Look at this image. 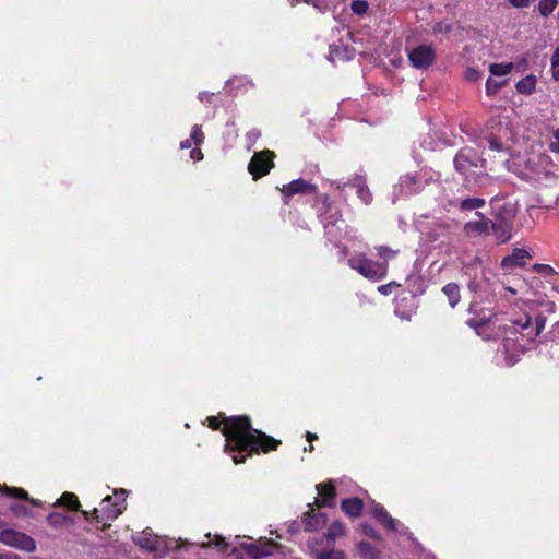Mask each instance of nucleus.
Returning <instances> with one entry per match:
<instances>
[{
    "label": "nucleus",
    "mask_w": 559,
    "mask_h": 559,
    "mask_svg": "<svg viewBox=\"0 0 559 559\" xmlns=\"http://www.w3.org/2000/svg\"><path fill=\"white\" fill-rule=\"evenodd\" d=\"M204 425L212 430H219L225 437L224 450L239 454H267L276 451L282 444L278 439L252 426L249 415H217L207 416Z\"/></svg>",
    "instance_id": "1"
},
{
    "label": "nucleus",
    "mask_w": 559,
    "mask_h": 559,
    "mask_svg": "<svg viewBox=\"0 0 559 559\" xmlns=\"http://www.w3.org/2000/svg\"><path fill=\"white\" fill-rule=\"evenodd\" d=\"M206 540L201 542V548H215L226 559H263L272 556H286L288 549L271 538L260 537L253 539L249 536H236L234 543L218 534L207 533Z\"/></svg>",
    "instance_id": "2"
},
{
    "label": "nucleus",
    "mask_w": 559,
    "mask_h": 559,
    "mask_svg": "<svg viewBox=\"0 0 559 559\" xmlns=\"http://www.w3.org/2000/svg\"><path fill=\"white\" fill-rule=\"evenodd\" d=\"M128 491L126 489H114L112 495H107L100 501L98 508L92 512L82 511L84 518L90 521H96L104 526L116 520L127 508L126 499Z\"/></svg>",
    "instance_id": "3"
},
{
    "label": "nucleus",
    "mask_w": 559,
    "mask_h": 559,
    "mask_svg": "<svg viewBox=\"0 0 559 559\" xmlns=\"http://www.w3.org/2000/svg\"><path fill=\"white\" fill-rule=\"evenodd\" d=\"M320 201L322 202L323 211L320 212L319 218L323 225L324 234L331 242H337L345 236L347 227L342 212L333 206L328 194H322Z\"/></svg>",
    "instance_id": "4"
},
{
    "label": "nucleus",
    "mask_w": 559,
    "mask_h": 559,
    "mask_svg": "<svg viewBox=\"0 0 559 559\" xmlns=\"http://www.w3.org/2000/svg\"><path fill=\"white\" fill-rule=\"evenodd\" d=\"M133 539L141 548L154 554L155 558H163L168 552L179 550L188 544L187 540L157 536L151 530L139 533Z\"/></svg>",
    "instance_id": "5"
},
{
    "label": "nucleus",
    "mask_w": 559,
    "mask_h": 559,
    "mask_svg": "<svg viewBox=\"0 0 559 559\" xmlns=\"http://www.w3.org/2000/svg\"><path fill=\"white\" fill-rule=\"evenodd\" d=\"M348 265L364 277L370 281H381L388 274V262H377L366 257L365 253L354 254L348 259Z\"/></svg>",
    "instance_id": "6"
},
{
    "label": "nucleus",
    "mask_w": 559,
    "mask_h": 559,
    "mask_svg": "<svg viewBox=\"0 0 559 559\" xmlns=\"http://www.w3.org/2000/svg\"><path fill=\"white\" fill-rule=\"evenodd\" d=\"M370 513L388 532L412 538L407 527L399 520L392 518L381 504L372 501Z\"/></svg>",
    "instance_id": "7"
},
{
    "label": "nucleus",
    "mask_w": 559,
    "mask_h": 559,
    "mask_svg": "<svg viewBox=\"0 0 559 559\" xmlns=\"http://www.w3.org/2000/svg\"><path fill=\"white\" fill-rule=\"evenodd\" d=\"M275 153L270 150L255 152L248 164V171L253 180H258L270 174L274 168Z\"/></svg>",
    "instance_id": "8"
},
{
    "label": "nucleus",
    "mask_w": 559,
    "mask_h": 559,
    "mask_svg": "<svg viewBox=\"0 0 559 559\" xmlns=\"http://www.w3.org/2000/svg\"><path fill=\"white\" fill-rule=\"evenodd\" d=\"M514 216L513 209H510L506 215L499 213L495 216V219H490V235L496 237L497 242L506 243L512 238Z\"/></svg>",
    "instance_id": "9"
},
{
    "label": "nucleus",
    "mask_w": 559,
    "mask_h": 559,
    "mask_svg": "<svg viewBox=\"0 0 559 559\" xmlns=\"http://www.w3.org/2000/svg\"><path fill=\"white\" fill-rule=\"evenodd\" d=\"M0 542L9 547L27 552L36 550V543L31 536L11 528L0 532Z\"/></svg>",
    "instance_id": "10"
},
{
    "label": "nucleus",
    "mask_w": 559,
    "mask_h": 559,
    "mask_svg": "<svg viewBox=\"0 0 559 559\" xmlns=\"http://www.w3.org/2000/svg\"><path fill=\"white\" fill-rule=\"evenodd\" d=\"M506 333H509L512 337H519L520 342L523 343L526 341L527 343L533 342L537 336H531V333H534V325L532 318L524 313L518 320L511 321L510 325H506Z\"/></svg>",
    "instance_id": "11"
},
{
    "label": "nucleus",
    "mask_w": 559,
    "mask_h": 559,
    "mask_svg": "<svg viewBox=\"0 0 559 559\" xmlns=\"http://www.w3.org/2000/svg\"><path fill=\"white\" fill-rule=\"evenodd\" d=\"M282 193V201L285 205H289L290 199L296 194H313L318 192V187L314 183L308 182L302 178L295 179L282 188H278Z\"/></svg>",
    "instance_id": "12"
},
{
    "label": "nucleus",
    "mask_w": 559,
    "mask_h": 559,
    "mask_svg": "<svg viewBox=\"0 0 559 559\" xmlns=\"http://www.w3.org/2000/svg\"><path fill=\"white\" fill-rule=\"evenodd\" d=\"M409 63L420 70L429 68L436 60V51L431 46L419 45L408 51Z\"/></svg>",
    "instance_id": "13"
},
{
    "label": "nucleus",
    "mask_w": 559,
    "mask_h": 559,
    "mask_svg": "<svg viewBox=\"0 0 559 559\" xmlns=\"http://www.w3.org/2000/svg\"><path fill=\"white\" fill-rule=\"evenodd\" d=\"M483 162L471 147H463L454 157V167L457 173L466 175L472 168L478 167Z\"/></svg>",
    "instance_id": "14"
},
{
    "label": "nucleus",
    "mask_w": 559,
    "mask_h": 559,
    "mask_svg": "<svg viewBox=\"0 0 559 559\" xmlns=\"http://www.w3.org/2000/svg\"><path fill=\"white\" fill-rule=\"evenodd\" d=\"M502 347L506 365L512 367L520 361V355L526 349V344L521 343L519 337L507 336Z\"/></svg>",
    "instance_id": "15"
},
{
    "label": "nucleus",
    "mask_w": 559,
    "mask_h": 559,
    "mask_svg": "<svg viewBox=\"0 0 559 559\" xmlns=\"http://www.w3.org/2000/svg\"><path fill=\"white\" fill-rule=\"evenodd\" d=\"M318 496L314 504L319 508H331L335 506L336 490L332 481L320 483L316 486Z\"/></svg>",
    "instance_id": "16"
},
{
    "label": "nucleus",
    "mask_w": 559,
    "mask_h": 559,
    "mask_svg": "<svg viewBox=\"0 0 559 559\" xmlns=\"http://www.w3.org/2000/svg\"><path fill=\"white\" fill-rule=\"evenodd\" d=\"M479 219L469 221L464 226V231L469 237L489 236L490 235V219L485 217L481 213H476Z\"/></svg>",
    "instance_id": "17"
},
{
    "label": "nucleus",
    "mask_w": 559,
    "mask_h": 559,
    "mask_svg": "<svg viewBox=\"0 0 559 559\" xmlns=\"http://www.w3.org/2000/svg\"><path fill=\"white\" fill-rule=\"evenodd\" d=\"M309 511H307L304 515L302 522L305 528L307 531H319L321 530L328 521L326 514L323 512H318L313 509L311 504L308 506Z\"/></svg>",
    "instance_id": "18"
},
{
    "label": "nucleus",
    "mask_w": 559,
    "mask_h": 559,
    "mask_svg": "<svg viewBox=\"0 0 559 559\" xmlns=\"http://www.w3.org/2000/svg\"><path fill=\"white\" fill-rule=\"evenodd\" d=\"M531 258V254L525 249L514 248L509 255L502 259L501 266L504 270L524 266L526 259Z\"/></svg>",
    "instance_id": "19"
},
{
    "label": "nucleus",
    "mask_w": 559,
    "mask_h": 559,
    "mask_svg": "<svg viewBox=\"0 0 559 559\" xmlns=\"http://www.w3.org/2000/svg\"><path fill=\"white\" fill-rule=\"evenodd\" d=\"M356 189L357 197L365 203L370 204L372 202V194L366 183V179L362 176H356L353 180L345 183Z\"/></svg>",
    "instance_id": "20"
},
{
    "label": "nucleus",
    "mask_w": 559,
    "mask_h": 559,
    "mask_svg": "<svg viewBox=\"0 0 559 559\" xmlns=\"http://www.w3.org/2000/svg\"><path fill=\"white\" fill-rule=\"evenodd\" d=\"M47 523L52 530H63L74 523V519L61 512H50L47 515Z\"/></svg>",
    "instance_id": "21"
},
{
    "label": "nucleus",
    "mask_w": 559,
    "mask_h": 559,
    "mask_svg": "<svg viewBox=\"0 0 559 559\" xmlns=\"http://www.w3.org/2000/svg\"><path fill=\"white\" fill-rule=\"evenodd\" d=\"M342 511L349 518H358L364 509V502L361 499L346 498L341 501Z\"/></svg>",
    "instance_id": "22"
},
{
    "label": "nucleus",
    "mask_w": 559,
    "mask_h": 559,
    "mask_svg": "<svg viewBox=\"0 0 559 559\" xmlns=\"http://www.w3.org/2000/svg\"><path fill=\"white\" fill-rule=\"evenodd\" d=\"M357 554L360 559H383V554L380 548L364 540L357 544Z\"/></svg>",
    "instance_id": "23"
},
{
    "label": "nucleus",
    "mask_w": 559,
    "mask_h": 559,
    "mask_svg": "<svg viewBox=\"0 0 559 559\" xmlns=\"http://www.w3.org/2000/svg\"><path fill=\"white\" fill-rule=\"evenodd\" d=\"M0 491H2L5 496L11 498H19L28 501L31 504L35 507H41L43 503L40 500L29 498L28 493L23 488L17 487H9V486H1L0 485Z\"/></svg>",
    "instance_id": "24"
},
{
    "label": "nucleus",
    "mask_w": 559,
    "mask_h": 559,
    "mask_svg": "<svg viewBox=\"0 0 559 559\" xmlns=\"http://www.w3.org/2000/svg\"><path fill=\"white\" fill-rule=\"evenodd\" d=\"M442 293L447 296L449 305L454 308L461 300L460 286L456 283H448L442 287Z\"/></svg>",
    "instance_id": "25"
},
{
    "label": "nucleus",
    "mask_w": 559,
    "mask_h": 559,
    "mask_svg": "<svg viewBox=\"0 0 559 559\" xmlns=\"http://www.w3.org/2000/svg\"><path fill=\"white\" fill-rule=\"evenodd\" d=\"M52 507H66L70 510H79L80 502L78 497L72 492H64L59 499H57L52 504Z\"/></svg>",
    "instance_id": "26"
},
{
    "label": "nucleus",
    "mask_w": 559,
    "mask_h": 559,
    "mask_svg": "<svg viewBox=\"0 0 559 559\" xmlns=\"http://www.w3.org/2000/svg\"><path fill=\"white\" fill-rule=\"evenodd\" d=\"M346 527L341 521H334L328 527L325 538L329 542H335L337 538L345 536Z\"/></svg>",
    "instance_id": "27"
},
{
    "label": "nucleus",
    "mask_w": 559,
    "mask_h": 559,
    "mask_svg": "<svg viewBox=\"0 0 559 559\" xmlns=\"http://www.w3.org/2000/svg\"><path fill=\"white\" fill-rule=\"evenodd\" d=\"M536 87V78L533 74H530L523 79H521L515 88L520 94L530 95L535 91Z\"/></svg>",
    "instance_id": "28"
},
{
    "label": "nucleus",
    "mask_w": 559,
    "mask_h": 559,
    "mask_svg": "<svg viewBox=\"0 0 559 559\" xmlns=\"http://www.w3.org/2000/svg\"><path fill=\"white\" fill-rule=\"evenodd\" d=\"M492 321V318L489 317V318H481V319H475V318H469L466 320V324L474 329L475 332L478 334V335H483V330L489 325Z\"/></svg>",
    "instance_id": "29"
},
{
    "label": "nucleus",
    "mask_w": 559,
    "mask_h": 559,
    "mask_svg": "<svg viewBox=\"0 0 559 559\" xmlns=\"http://www.w3.org/2000/svg\"><path fill=\"white\" fill-rule=\"evenodd\" d=\"M485 200L481 198H466L461 201L460 210L461 211H472L476 209H480L485 205Z\"/></svg>",
    "instance_id": "30"
},
{
    "label": "nucleus",
    "mask_w": 559,
    "mask_h": 559,
    "mask_svg": "<svg viewBox=\"0 0 559 559\" xmlns=\"http://www.w3.org/2000/svg\"><path fill=\"white\" fill-rule=\"evenodd\" d=\"M513 69V63H491L489 71L492 75L502 76L509 74Z\"/></svg>",
    "instance_id": "31"
},
{
    "label": "nucleus",
    "mask_w": 559,
    "mask_h": 559,
    "mask_svg": "<svg viewBox=\"0 0 559 559\" xmlns=\"http://www.w3.org/2000/svg\"><path fill=\"white\" fill-rule=\"evenodd\" d=\"M313 557L314 559H347L343 551L336 549L314 551Z\"/></svg>",
    "instance_id": "32"
},
{
    "label": "nucleus",
    "mask_w": 559,
    "mask_h": 559,
    "mask_svg": "<svg viewBox=\"0 0 559 559\" xmlns=\"http://www.w3.org/2000/svg\"><path fill=\"white\" fill-rule=\"evenodd\" d=\"M558 4V0H540L538 2V11L542 16L550 15Z\"/></svg>",
    "instance_id": "33"
},
{
    "label": "nucleus",
    "mask_w": 559,
    "mask_h": 559,
    "mask_svg": "<svg viewBox=\"0 0 559 559\" xmlns=\"http://www.w3.org/2000/svg\"><path fill=\"white\" fill-rule=\"evenodd\" d=\"M205 135L200 124H194L191 129L190 140L195 146H200L204 142Z\"/></svg>",
    "instance_id": "34"
},
{
    "label": "nucleus",
    "mask_w": 559,
    "mask_h": 559,
    "mask_svg": "<svg viewBox=\"0 0 559 559\" xmlns=\"http://www.w3.org/2000/svg\"><path fill=\"white\" fill-rule=\"evenodd\" d=\"M506 84V81H496L491 78L486 81V94L492 96Z\"/></svg>",
    "instance_id": "35"
},
{
    "label": "nucleus",
    "mask_w": 559,
    "mask_h": 559,
    "mask_svg": "<svg viewBox=\"0 0 559 559\" xmlns=\"http://www.w3.org/2000/svg\"><path fill=\"white\" fill-rule=\"evenodd\" d=\"M10 511L16 515V516H21V518H28V516H33V513L31 512V510L23 506V504H20V503H13L10 506Z\"/></svg>",
    "instance_id": "36"
},
{
    "label": "nucleus",
    "mask_w": 559,
    "mask_h": 559,
    "mask_svg": "<svg viewBox=\"0 0 559 559\" xmlns=\"http://www.w3.org/2000/svg\"><path fill=\"white\" fill-rule=\"evenodd\" d=\"M551 73L552 79L559 82V46L555 49L551 56Z\"/></svg>",
    "instance_id": "37"
},
{
    "label": "nucleus",
    "mask_w": 559,
    "mask_h": 559,
    "mask_svg": "<svg viewBox=\"0 0 559 559\" xmlns=\"http://www.w3.org/2000/svg\"><path fill=\"white\" fill-rule=\"evenodd\" d=\"M352 11L355 14L362 15L368 11V2L365 0H354L350 4Z\"/></svg>",
    "instance_id": "38"
},
{
    "label": "nucleus",
    "mask_w": 559,
    "mask_h": 559,
    "mask_svg": "<svg viewBox=\"0 0 559 559\" xmlns=\"http://www.w3.org/2000/svg\"><path fill=\"white\" fill-rule=\"evenodd\" d=\"M360 531L362 532V534H365L366 536H368L372 539H376V540L381 539L380 533L367 523H364L360 525Z\"/></svg>",
    "instance_id": "39"
},
{
    "label": "nucleus",
    "mask_w": 559,
    "mask_h": 559,
    "mask_svg": "<svg viewBox=\"0 0 559 559\" xmlns=\"http://www.w3.org/2000/svg\"><path fill=\"white\" fill-rule=\"evenodd\" d=\"M432 29L435 34H449L453 29V26L445 21H440L435 24Z\"/></svg>",
    "instance_id": "40"
},
{
    "label": "nucleus",
    "mask_w": 559,
    "mask_h": 559,
    "mask_svg": "<svg viewBox=\"0 0 559 559\" xmlns=\"http://www.w3.org/2000/svg\"><path fill=\"white\" fill-rule=\"evenodd\" d=\"M546 319L542 316H538L535 318L533 325H534V333H531V336H538L542 331L545 328Z\"/></svg>",
    "instance_id": "41"
},
{
    "label": "nucleus",
    "mask_w": 559,
    "mask_h": 559,
    "mask_svg": "<svg viewBox=\"0 0 559 559\" xmlns=\"http://www.w3.org/2000/svg\"><path fill=\"white\" fill-rule=\"evenodd\" d=\"M480 78L481 72L474 68H468L465 72V80L468 82H477L480 80Z\"/></svg>",
    "instance_id": "42"
},
{
    "label": "nucleus",
    "mask_w": 559,
    "mask_h": 559,
    "mask_svg": "<svg viewBox=\"0 0 559 559\" xmlns=\"http://www.w3.org/2000/svg\"><path fill=\"white\" fill-rule=\"evenodd\" d=\"M377 252H378L379 257L384 260H388L395 254V252L390 247H386V246H379L377 248Z\"/></svg>",
    "instance_id": "43"
},
{
    "label": "nucleus",
    "mask_w": 559,
    "mask_h": 559,
    "mask_svg": "<svg viewBox=\"0 0 559 559\" xmlns=\"http://www.w3.org/2000/svg\"><path fill=\"white\" fill-rule=\"evenodd\" d=\"M487 142H488V146L491 151L501 152L503 150V143L497 138H493V136L488 138Z\"/></svg>",
    "instance_id": "44"
},
{
    "label": "nucleus",
    "mask_w": 559,
    "mask_h": 559,
    "mask_svg": "<svg viewBox=\"0 0 559 559\" xmlns=\"http://www.w3.org/2000/svg\"><path fill=\"white\" fill-rule=\"evenodd\" d=\"M533 269L537 273L545 274V275H552L555 273L554 269L548 264L536 263V264H534Z\"/></svg>",
    "instance_id": "45"
},
{
    "label": "nucleus",
    "mask_w": 559,
    "mask_h": 559,
    "mask_svg": "<svg viewBox=\"0 0 559 559\" xmlns=\"http://www.w3.org/2000/svg\"><path fill=\"white\" fill-rule=\"evenodd\" d=\"M555 141L549 143V151L552 153H559V128L554 131Z\"/></svg>",
    "instance_id": "46"
},
{
    "label": "nucleus",
    "mask_w": 559,
    "mask_h": 559,
    "mask_svg": "<svg viewBox=\"0 0 559 559\" xmlns=\"http://www.w3.org/2000/svg\"><path fill=\"white\" fill-rule=\"evenodd\" d=\"M306 439L307 441L309 442V447H305L304 448V451L305 452H312L314 450L313 445H312V442L314 440H318V436L316 433H312V432H309L307 431L306 432Z\"/></svg>",
    "instance_id": "47"
},
{
    "label": "nucleus",
    "mask_w": 559,
    "mask_h": 559,
    "mask_svg": "<svg viewBox=\"0 0 559 559\" xmlns=\"http://www.w3.org/2000/svg\"><path fill=\"white\" fill-rule=\"evenodd\" d=\"M190 156L194 160H201L203 158V153L199 146H195L193 150H191Z\"/></svg>",
    "instance_id": "48"
},
{
    "label": "nucleus",
    "mask_w": 559,
    "mask_h": 559,
    "mask_svg": "<svg viewBox=\"0 0 559 559\" xmlns=\"http://www.w3.org/2000/svg\"><path fill=\"white\" fill-rule=\"evenodd\" d=\"M514 8H526L530 5V0H508Z\"/></svg>",
    "instance_id": "49"
},
{
    "label": "nucleus",
    "mask_w": 559,
    "mask_h": 559,
    "mask_svg": "<svg viewBox=\"0 0 559 559\" xmlns=\"http://www.w3.org/2000/svg\"><path fill=\"white\" fill-rule=\"evenodd\" d=\"M192 145V141L190 139H186V140H182L180 142V148L181 150H187V148H190Z\"/></svg>",
    "instance_id": "50"
},
{
    "label": "nucleus",
    "mask_w": 559,
    "mask_h": 559,
    "mask_svg": "<svg viewBox=\"0 0 559 559\" xmlns=\"http://www.w3.org/2000/svg\"><path fill=\"white\" fill-rule=\"evenodd\" d=\"M246 456H233V461L235 465L241 464L245 462Z\"/></svg>",
    "instance_id": "51"
},
{
    "label": "nucleus",
    "mask_w": 559,
    "mask_h": 559,
    "mask_svg": "<svg viewBox=\"0 0 559 559\" xmlns=\"http://www.w3.org/2000/svg\"><path fill=\"white\" fill-rule=\"evenodd\" d=\"M389 286H390V285H382V286H379V287H378V290H379L381 294H383V295H388V293H389Z\"/></svg>",
    "instance_id": "52"
},
{
    "label": "nucleus",
    "mask_w": 559,
    "mask_h": 559,
    "mask_svg": "<svg viewBox=\"0 0 559 559\" xmlns=\"http://www.w3.org/2000/svg\"><path fill=\"white\" fill-rule=\"evenodd\" d=\"M0 559H16V556H9V555H1L0 554Z\"/></svg>",
    "instance_id": "53"
},
{
    "label": "nucleus",
    "mask_w": 559,
    "mask_h": 559,
    "mask_svg": "<svg viewBox=\"0 0 559 559\" xmlns=\"http://www.w3.org/2000/svg\"><path fill=\"white\" fill-rule=\"evenodd\" d=\"M512 295H515L516 294V290L512 289V288H507Z\"/></svg>",
    "instance_id": "54"
},
{
    "label": "nucleus",
    "mask_w": 559,
    "mask_h": 559,
    "mask_svg": "<svg viewBox=\"0 0 559 559\" xmlns=\"http://www.w3.org/2000/svg\"><path fill=\"white\" fill-rule=\"evenodd\" d=\"M473 307H474V305H473V304H471V305H469V309H468V310H469V312H473V311H474Z\"/></svg>",
    "instance_id": "55"
}]
</instances>
